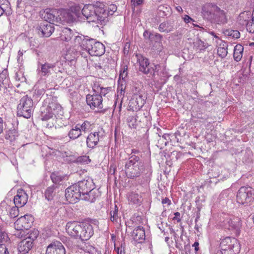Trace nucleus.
Wrapping results in <instances>:
<instances>
[{
    "label": "nucleus",
    "mask_w": 254,
    "mask_h": 254,
    "mask_svg": "<svg viewBox=\"0 0 254 254\" xmlns=\"http://www.w3.org/2000/svg\"><path fill=\"white\" fill-rule=\"evenodd\" d=\"M35 88L34 94L37 97H40L45 93V90L43 88H39V87H37V85L35 86Z\"/></svg>",
    "instance_id": "nucleus-50"
},
{
    "label": "nucleus",
    "mask_w": 254,
    "mask_h": 254,
    "mask_svg": "<svg viewBox=\"0 0 254 254\" xmlns=\"http://www.w3.org/2000/svg\"><path fill=\"white\" fill-rule=\"evenodd\" d=\"M217 5L213 3H207L202 7V14L204 18L209 20H214Z\"/></svg>",
    "instance_id": "nucleus-17"
},
{
    "label": "nucleus",
    "mask_w": 254,
    "mask_h": 254,
    "mask_svg": "<svg viewBox=\"0 0 254 254\" xmlns=\"http://www.w3.org/2000/svg\"><path fill=\"white\" fill-rule=\"evenodd\" d=\"M71 43L75 47H80L81 49L88 51L91 56H100L105 52L104 45L93 39L76 36Z\"/></svg>",
    "instance_id": "nucleus-3"
},
{
    "label": "nucleus",
    "mask_w": 254,
    "mask_h": 254,
    "mask_svg": "<svg viewBox=\"0 0 254 254\" xmlns=\"http://www.w3.org/2000/svg\"><path fill=\"white\" fill-rule=\"evenodd\" d=\"M117 253H118V254H125L124 250L122 247L118 248Z\"/></svg>",
    "instance_id": "nucleus-64"
},
{
    "label": "nucleus",
    "mask_w": 254,
    "mask_h": 254,
    "mask_svg": "<svg viewBox=\"0 0 254 254\" xmlns=\"http://www.w3.org/2000/svg\"><path fill=\"white\" fill-rule=\"evenodd\" d=\"M60 63L57 62L55 64H51L45 63V64H41L38 68L39 73L41 76H49L53 72L58 73L61 72V69L59 67Z\"/></svg>",
    "instance_id": "nucleus-11"
},
{
    "label": "nucleus",
    "mask_w": 254,
    "mask_h": 254,
    "mask_svg": "<svg viewBox=\"0 0 254 254\" xmlns=\"http://www.w3.org/2000/svg\"><path fill=\"white\" fill-rule=\"evenodd\" d=\"M144 0H131V3L132 6H137L141 5Z\"/></svg>",
    "instance_id": "nucleus-56"
},
{
    "label": "nucleus",
    "mask_w": 254,
    "mask_h": 254,
    "mask_svg": "<svg viewBox=\"0 0 254 254\" xmlns=\"http://www.w3.org/2000/svg\"><path fill=\"white\" fill-rule=\"evenodd\" d=\"M68 135L69 137L72 139H75L80 135H82L79 126L76 125L74 127L71 129L69 131Z\"/></svg>",
    "instance_id": "nucleus-36"
},
{
    "label": "nucleus",
    "mask_w": 254,
    "mask_h": 254,
    "mask_svg": "<svg viewBox=\"0 0 254 254\" xmlns=\"http://www.w3.org/2000/svg\"><path fill=\"white\" fill-rule=\"evenodd\" d=\"M128 201L129 204L140 205L141 203V197L137 193L131 192L128 195Z\"/></svg>",
    "instance_id": "nucleus-32"
},
{
    "label": "nucleus",
    "mask_w": 254,
    "mask_h": 254,
    "mask_svg": "<svg viewBox=\"0 0 254 254\" xmlns=\"http://www.w3.org/2000/svg\"><path fill=\"white\" fill-rule=\"evenodd\" d=\"M183 19L185 22L186 23H188L190 22V21H194V20L192 19L190 16H189L188 15H185L183 17Z\"/></svg>",
    "instance_id": "nucleus-60"
},
{
    "label": "nucleus",
    "mask_w": 254,
    "mask_h": 254,
    "mask_svg": "<svg viewBox=\"0 0 254 254\" xmlns=\"http://www.w3.org/2000/svg\"><path fill=\"white\" fill-rule=\"evenodd\" d=\"M118 208L116 205H115L114 210L111 211V220L112 222H116L118 220Z\"/></svg>",
    "instance_id": "nucleus-47"
},
{
    "label": "nucleus",
    "mask_w": 254,
    "mask_h": 254,
    "mask_svg": "<svg viewBox=\"0 0 254 254\" xmlns=\"http://www.w3.org/2000/svg\"><path fill=\"white\" fill-rule=\"evenodd\" d=\"M58 10L55 9H46L44 15V18L45 20V22L53 24L55 22L58 23Z\"/></svg>",
    "instance_id": "nucleus-24"
},
{
    "label": "nucleus",
    "mask_w": 254,
    "mask_h": 254,
    "mask_svg": "<svg viewBox=\"0 0 254 254\" xmlns=\"http://www.w3.org/2000/svg\"><path fill=\"white\" fill-rule=\"evenodd\" d=\"M244 52V47L241 44H237L234 48V59L237 62L241 60Z\"/></svg>",
    "instance_id": "nucleus-31"
},
{
    "label": "nucleus",
    "mask_w": 254,
    "mask_h": 254,
    "mask_svg": "<svg viewBox=\"0 0 254 254\" xmlns=\"http://www.w3.org/2000/svg\"><path fill=\"white\" fill-rule=\"evenodd\" d=\"M89 160V159L88 157L84 156H82V157L79 158L78 159V161L81 162L87 163Z\"/></svg>",
    "instance_id": "nucleus-62"
},
{
    "label": "nucleus",
    "mask_w": 254,
    "mask_h": 254,
    "mask_svg": "<svg viewBox=\"0 0 254 254\" xmlns=\"http://www.w3.org/2000/svg\"><path fill=\"white\" fill-rule=\"evenodd\" d=\"M74 35L73 32L68 28H64L61 33V39L66 42L69 41Z\"/></svg>",
    "instance_id": "nucleus-29"
},
{
    "label": "nucleus",
    "mask_w": 254,
    "mask_h": 254,
    "mask_svg": "<svg viewBox=\"0 0 254 254\" xmlns=\"http://www.w3.org/2000/svg\"><path fill=\"white\" fill-rule=\"evenodd\" d=\"M81 229L79 230V233L76 235L75 238L79 239L82 241H87L89 240L93 235L94 231L92 226L89 223H81Z\"/></svg>",
    "instance_id": "nucleus-14"
},
{
    "label": "nucleus",
    "mask_w": 254,
    "mask_h": 254,
    "mask_svg": "<svg viewBox=\"0 0 254 254\" xmlns=\"http://www.w3.org/2000/svg\"><path fill=\"white\" fill-rule=\"evenodd\" d=\"M135 59L136 64L139 65V70L144 74L152 73L154 74L155 70L159 67L158 65H153L151 66L148 60L140 54H136Z\"/></svg>",
    "instance_id": "nucleus-9"
},
{
    "label": "nucleus",
    "mask_w": 254,
    "mask_h": 254,
    "mask_svg": "<svg viewBox=\"0 0 254 254\" xmlns=\"http://www.w3.org/2000/svg\"><path fill=\"white\" fill-rule=\"evenodd\" d=\"M110 90V88L109 87L104 88L102 87L101 89L100 90V91L99 92V94L101 96H105L109 92Z\"/></svg>",
    "instance_id": "nucleus-57"
},
{
    "label": "nucleus",
    "mask_w": 254,
    "mask_h": 254,
    "mask_svg": "<svg viewBox=\"0 0 254 254\" xmlns=\"http://www.w3.org/2000/svg\"><path fill=\"white\" fill-rule=\"evenodd\" d=\"M162 203L163 204H167L168 206L171 204V200L167 197H165L162 199Z\"/></svg>",
    "instance_id": "nucleus-63"
},
{
    "label": "nucleus",
    "mask_w": 254,
    "mask_h": 254,
    "mask_svg": "<svg viewBox=\"0 0 254 254\" xmlns=\"http://www.w3.org/2000/svg\"><path fill=\"white\" fill-rule=\"evenodd\" d=\"M222 254H236L239 251V244L234 238L227 237L220 243Z\"/></svg>",
    "instance_id": "nucleus-7"
},
{
    "label": "nucleus",
    "mask_w": 254,
    "mask_h": 254,
    "mask_svg": "<svg viewBox=\"0 0 254 254\" xmlns=\"http://www.w3.org/2000/svg\"><path fill=\"white\" fill-rule=\"evenodd\" d=\"M76 185L78 186V188L81 192V195L94 188V184L93 180L89 178L86 180H83L78 182Z\"/></svg>",
    "instance_id": "nucleus-18"
},
{
    "label": "nucleus",
    "mask_w": 254,
    "mask_h": 254,
    "mask_svg": "<svg viewBox=\"0 0 254 254\" xmlns=\"http://www.w3.org/2000/svg\"><path fill=\"white\" fill-rule=\"evenodd\" d=\"M131 236L136 242L138 243L143 242L145 238L144 229L141 226L135 228L132 232Z\"/></svg>",
    "instance_id": "nucleus-25"
},
{
    "label": "nucleus",
    "mask_w": 254,
    "mask_h": 254,
    "mask_svg": "<svg viewBox=\"0 0 254 254\" xmlns=\"http://www.w3.org/2000/svg\"><path fill=\"white\" fill-rule=\"evenodd\" d=\"M102 138V135H100L99 131L91 132L88 135L86 139L87 146L90 148L94 147L98 144V143Z\"/></svg>",
    "instance_id": "nucleus-23"
},
{
    "label": "nucleus",
    "mask_w": 254,
    "mask_h": 254,
    "mask_svg": "<svg viewBox=\"0 0 254 254\" xmlns=\"http://www.w3.org/2000/svg\"><path fill=\"white\" fill-rule=\"evenodd\" d=\"M228 44L223 41H221L217 49V54L219 57L224 58L228 54Z\"/></svg>",
    "instance_id": "nucleus-30"
},
{
    "label": "nucleus",
    "mask_w": 254,
    "mask_h": 254,
    "mask_svg": "<svg viewBox=\"0 0 254 254\" xmlns=\"http://www.w3.org/2000/svg\"><path fill=\"white\" fill-rule=\"evenodd\" d=\"M46 254H65V250L60 242L54 241L47 247Z\"/></svg>",
    "instance_id": "nucleus-16"
},
{
    "label": "nucleus",
    "mask_w": 254,
    "mask_h": 254,
    "mask_svg": "<svg viewBox=\"0 0 254 254\" xmlns=\"http://www.w3.org/2000/svg\"><path fill=\"white\" fill-rule=\"evenodd\" d=\"M18 136V132L15 129H12L9 130L6 135V138L9 139L10 140H12L15 138L16 136Z\"/></svg>",
    "instance_id": "nucleus-46"
},
{
    "label": "nucleus",
    "mask_w": 254,
    "mask_h": 254,
    "mask_svg": "<svg viewBox=\"0 0 254 254\" xmlns=\"http://www.w3.org/2000/svg\"><path fill=\"white\" fill-rule=\"evenodd\" d=\"M101 86H100V85L98 83H95L92 87V89L95 92L94 94H99V92L100 91V90L101 89Z\"/></svg>",
    "instance_id": "nucleus-54"
},
{
    "label": "nucleus",
    "mask_w": 254,
    "mask_h": 254,
    "mask_svg": "<svg viewBox=\"0 0 254 254\" xmlns=\"http://www.w3.org/2000/svg\"><path fill=\"white\" fill-rule=\"evenodd\" d=\"M175 216L173 218V220H176L177 222L181 221V219L180 218V212H177L174 213Z\"/></svg>",
    "instance_id": "nucleus-61"
},
{
    "label": "nucleus",
    "mask_w": 254,
    "mask_h": 254,
    "mask_svg": "<svg viewBox=\"0 0 254 254\" xmlns=\"http://www.w3.org/2000/svg\"><path fill=\"white\" fill-rule=\"evenodd\" d=\"M216 12L213 21L218 24H224L227 23V13L224 10L221 9L218 6L215 7Z\"/></svg>",
    "instance_id": "nucleus-22"
},
{
    "label": "nucleus",
    "mask_w": 254,
    "mask_h": 254,
    "mask_svg": "<svg viewBox=\"0 0 254 254\" xmlns=\"http://www.w3.org/2000/svg\"><path fill=\"white\" fill-rule=\"evenodd\" d=\"M146 98L145 95L140 93L133 95L129 102V110L132 111H139L145 104Z\"/></svg>",
    "instance_id": "nucleus-12"
},
{
    "label": "nucleus",
    "mask_w": 254,
    "mask_h": 254,
    "mask_svg": "<svg viewBox=\"0 0 254 254\" xmlns=\"http://www.w3.org/2000/svg\"><path fill=\"white\" fill-rule=\"evenodd\" d=\"M65 196L66 200L70 203H74L81 198V192L76 184L70 186L65 190Z\"/></svg>",
    "instance_id": "nucleus-13"
},
{
    "label": "nucleus",
    "mask_w": 254,
    "mask_h": 254,
    "mask_svg": "<svg viewBox=\"0 0 254 254\" xmlns=\"http://www.w3.org/2000/svg\"><path fill=\"white\" fill-rule=\"evenodd\" d=\"M158 11L160 16H167L171 13V8L167 5H160L158 8Z\"/></svg>",
    "instance_id": "nucleus-37"
},
{
    "label": "nucleus",
    "mask_w": 254,
    "mask_h": 254,
    "mask_svg": "<svg viewBox=\"0 0 254 254\" xmlns=\"http://www.w3.org/2000/svg\"><path fill=\"white\" fill-rule=\"evenodd\" d=\"M136 118L134 116H129L127 118V123L130 128H135L137 126Z\"/></svg>",
    "instance_id": "nucleus-44"
},
{
    "label": "nucleus",
    "mask_w": 254,
    "mask_h": 254,
    "mask_svg": "<svg viewBox=\"0 0 254 254\" xmlns=\"http://www.w3.org/2000/svg\"><path fill=\"white\" fill-rule=\"evenodd\" d=\"M151 39H153L156 42L160 43L162 40V36L159 34H156L151 37Z\"/></svg>",
    "instance_id": "nucleus-58"
},
{
    "label": "nucleus",
    "mask_w": 254,
    "mask_h": 254,
    "mask_svg": "<svg viewBox=\"0 0 254 254\" xmlns=\"http://www.w3.org/2000/svg\"><path fill=\"white\" fill-rule=\"evenodd\" d=\"M33 218L31 215L26 214L19 218L14 223V228L16 230L14 235L19 238H22L25 234V230H28L33 222Z\"/></svg>",
    "instance_id": "nucleus-6"
},
{
    "label": "nucleus",
    "mask_w": 254,
    "mask_h": 254,
    "mask_svg": "<svg viewBox=\"0 0 254 254\" xmlns=\"http://www.w3.org/2000/svg\"><path fill=\"white\" fill-rule=\"evenodd\" d=\"M194 49L197 51L205 50L208 47V44L199 39H196L193 42Z\"/></svg>",
    "instance_id": "nucleus-35"
},
{
    "label": "nucleus",
    "mask_w": 254,
    "mask_h": 254,
    "mask_svg": "<svg viewBox=\"0 0 254 254\" xmlns=\"http://www.w3.org/2000/svg\"><path fill=\"white\" fill-rule=\"evenodd\" d=\"M58 23H70L73 21L74 17L71 13L65 9L58 10Z\"/></svg>",
    "instance_id": "nucleus-21"
},
{
    "label": "nucleus",
    "mask_w": 254,
    "mask_h": 254,
    "mask_svg": "<svg viewBox=\"0 0 254 254\" xmlns=\"http://www.w3.org/2000/svg\"><path fill=\"white\" fill-rule=\"evenodd\" d=\"M0 254H9L6 246L3 244L0 245Z\"/></svg>",
    "instance_id": "nucleus-55"
},
{
    "label": "nucleus",
    "mask_w": 254,
    "mask_h": 254,
    "mask_svg": "<svg viewBox=\"0 0 254 254\" xmlns=\"http://www.w3.org/2000/svg\"><path fill=\"white\" fill-rule=\"evenodd\" d=\"M33 108L32 99L27 95H25L21 98L17 105V115L29 119L32 115Z\"/></svg>",
    "instance_id": "nucleus-5"
},
{
    "label": "nucleus",
    "mask_w": 254,
    "mask_h": 254,
    "mask_svg": "<svg viewBox=\"0 0 254 254\" xmlns=\"http://www.w3.org/2000/svg\"><path fill=\"white\" fill-rule=\"evenodd\" d=\"M51 178L54 184H59L63 181L65 178V176L62 175L59 172H53L51 175Z\"/></svg>",
    "instance_id": "nucleus-38"
},
{
    "label": "nucleus",
    "mask_w": 254,
    "mask_h": 254,
    "mask_svg": "<svg viewBox=\"0 0 254 254\" xmlns=\"http://www.w3.org/2000/svg\"><path fill=\"white\" fill-rule=\"evenodd\" d=\"M10 3L8 0H0V8H2L5 11L10 12Z\"/></svg>",
    "instance_id": "nucleus-43"
},
{
    "label": "nucleus",
    "mask_w": 254,
    "mask_h": 254,
    "mask_svg": "<svg viewBox=\"0 0 254 254\" xmlns=\"http://www.w3.org/2000/svg\"><path fill=\"white\" fill-rule=\"evenodd\" d=\"M80 223L77 221H69L66 223L65 229L67 234L72 237L75 238L80 230Z\"/></svg>",
    "instance_id": "nucleus-19"
},
{
    "label": "nucleus",
    "mask_w": 254,
    "mask_h": 254,
    "mask_svg": "<svg viewBox=\"0 0 254 254\" xmlns=\"http://www.w3.org/2000/svg\"><path fill=\"white\" fill-rule=\"evenodd\" d=\"M4 208L8 210V216L11 218H15L19 214L18 206L17 205L11 206L5 205Z\"/></svg>",
    "instance_id": "nucleus-33"
},
{
    "label": "nucleus",
    "mask_w": 254,
    "mask_h": 254,
    "mask_svg": "<svg viewBox=\"0 0 254 254\" xmlns=\"http://www.w3.org/2000/svg\"><path fill=\"white\" fill-rule=\"evenodd\" d=\"M38 235L37 231L30 234L29 236L22 240L18 244V251L21 254L27 253L33 246V241L37 238Z\"/></svg>",
    "instance_id": "nucleus-10"
},
{
    "label": "nucleus",
    "mask_w": 254,
    "mask_h": 254,
    "mask_svg": "<svg viewBox=\"0 0 254 254\" xmlns=\"http://www.w3.org/2000/svg\"><path fill=\"white\" fill-rule=\"evenodd\" d=\"M40 30L44 36L49 37L54 32V27L52 23L43 22L40 25Z\"/></svg>",
    "instance_id": "nucleus-27"
},
{
    "label": "nucleus",
    "mask_w": 254,
    "mask_h": 254,
    "mask_svg": "<svg viewBox=\"0 0 254 254\" xmlns=\"http://www.w3.org/2000/svg\"><path fill=\"white\" fill-rule=\"evenodd\" d=\"M41 119L48 122L49 127H53L57 122V115L63 113L62 107L53 97L47 98L41 108Z\"/></svg>",
    "instance_id": "nucleus-2"
},
{
    "label": "nucleus",
    "mask_w": 254,
    "mask_h": 254,
    "mask_svg": "<svg viewBox=\"0 0 254 254\" xmlns=\"http://www.w3.org/2000/svg\"><path fill=\"white\" fill-rule=\"evenodd\" d=\"M5 205H7L6 203H2L0 207V214L1 215H8V210H7L6 208H4Z\"/></svg>",
    "instance_id": "nucleus-53"
},
{
    "label": "nucleus",
    "mask_w": 254,
    "mask_h": 254,
    "mask_svg": "<svg viewBox=\"0 0 254 254\" xmlns=\"http://www.w3.org/2000/svg\"><path fill=\"white\" fill-rule=\"evenodd\" d=\"M82 13L91 22L104 24L108 21L109 13L106 11V7L100 2L85 5L82 9Z\"/></svg>",
    "instance_id": "nucleus-1"
},
{
    "label": "nucleus",
    "mask_w": 254,
    "mask_h": 254,
    "mask_svg": "<svg viewBox=\"0 0 254 254\" xmlns=\"http://www.w3.org/2000/svg\"><path fill=\"white\" fill-rule=\"evenodd\" d=\"M254 190L252 188L242 187L237 192V201L243 205H249L254 199Z\"/></svg>",
    "instance_id": "nucleus-8"
},
{
    "label": "nucleus",
    "mask_w": 254,
    "mask_h": 254,
    "mask_svg": "<svg viewBox=\"0 0 254 254\" xmlns=\"http://www.w3.org/2000/svg\"><path fill=\"white\" fill-rule=\"evenodd\" d=\"M125 169L128 178L133 179L138 177L143 171V163L139 156L132 155L127 161Z\"/></svg>",
    "instance_id": "nucleus-4"
},
{
    "label": "nucleus",
    "mask_w": 254,
    "mask_h": 254,
    "mask_svg": "<svg viewBox=\"0 0 254 254\" xmlns=\"http://www.w3.org/2000/svg\"><path fill=\"white\" fill-rule=\"evenodd\" d=\"M77 126H79V129L82 134V132L86 133L90 131L92 129L91 124L88 121H85L81 125L77 124Z\"/></svg>",
    "instance_id": "nucleus-39"
},
{
    "label": "nucleus",
    "mask_w": 254,
    "mask_h": 254,
    "mask_svg": "<svg viewBox=\"0 0 254 254\" xmlns=\"http://www.w3.org/2000/svg\"><path fill=\"white\" fill-rule=\"evenodd\" d=\"M55 187L54 186L48 187L45 191V196L48 200L53 199L55 195Z\"/></svg>",
    "instance_id": "nucleus-40"
},
{
    "label": "nucleus",
    "mask_w": 254,
    "mask_h": 254,
    "mask_svg": "<svg viewBox=\"0 0 254 254\" xmlns=\"http://www.w3.org/2000/svg\"><path fill=\"white\" fill-rule=\"evenodd\" d=\"M240 220L238 217L227 218L224 221L225 228L229 230L237 229L241 226Z\"/></svg>",
    "instance_id": "nucleus-26"
},
{
    "label": "nucleus",
    "mask_w": 254,
    "mask_h": 254,
    "mask_svg": "<svg viewBox=\"0 0 254 254\" xmlns=\"http://www.w3.org/2000/svg\"><path fill=\"white\" fill-rule=\"evenodd\" d=\"M102 101V97L100 94H88L86 96L87 104L91 109H94L95 108L102 109L103 108Z\"/></svg>",
    "instance_id": "nucleus-15"
},
{
    "label": "nucleus",
    "mask_w": 254,
    "mask_h": 254,
    "mask_svg": "<svg viewBox=\"0 0 254 254\" xmlns=\"http://www.w3.org/2000/svg\"><path fill=\"white\" fill-rule=\"evenodd\" d=\"M77 52H74L72 55H70V50H69L67 52L65 55V59L67 61H73L77 55Z\"/></svg>",
    "instance_id": "nucleus-48"
},
{
    "label": "nucleus",
    "mask_w": 254,
    "mask_h": 254,
    "mask_svg": "<svg viewBox=\"0 0 254 254\" xmlns=\"http://www.w3.org/2000/svg\"><path fill=\"white\" fill-rule=\"evenodd\" d=\"M33 1L32 0H17V7L18 8H25L29 5H33Z\"/></svg>",
    "instance_id": "nucleus-41"
},
{
    "label": "nucleus",
    "mask_w": 254,
    "mask_h": 254,
    "mask_svg": "<svg viewBox=\"0 0 254 254\" xmlns=\"http://www.w3.org/2000/svg\"><path fill=\"white\" fill-rule=\"evenodd\" d=\"M174 29L173 26L171 22L165 21L161 23L159 26V30L160 32L166 33L172 31Z\"/></svg>",
    "instance_id": "nucleus-34"
},
{
    "label": "nucleus",
    "mask_w": 254,
    "mask_h": 254,
    "mask_svg": "<svg viewBox=\"0 0 254 254\" xmlns=\"http://www.w3.org/2000/svg\"><path fill=\"white\" fill-rule=\"evenodd\" d=\"M9 239L7 234L5 232H0V245L3 244L7 247V244L9 243Z\"/></svg>",
    "instance_id": "nucleus-45"
},
{
    "label": "nucleus",
    "mask_w": 254,
    "mask_h": 254,
    "mask_svg": "<svg viewBox=\"0 0 254 254\" xmlns=\"http://www.w3.org/2000/svg\"><path fill=\"white\" fill-rule=\"evenodd\" d=\"M99 196V191L94 188L81 195V199L90 202H93Z\"/></svg>",
    "instance_id": "nucleus-28"
},
{
    "label": "nucleus",
    "mask_w": 254,
    "mask_h": 254,
    "mask_svg": "<svg viewBox=\"0 0 254 254\" xmlns=\"http://www.w3.org/2000/svg\"><path fill=\"white\" fill-rule=\"evenodd\" d=\"M117 10V6L115 4H110L109 6L108 10L106 11L108 12L109 15H112Z\"/></svg>",
    "instance_id": "nucleus-51"
},
{
    "label": "nucleus",
    "mask_w": 254,
    "mask_h": 254,
    "mask_svg": "<svg viewBox=\"0 0 254 254\" xmlns=\"http://www.w3.org/2000/svg\"><path fill=\"white\" fill-rule=\"evenodd\" d=\"M225 35L231 37L233 38L238 39L240 36V33L238 30L233 29H227L224 32Z\"/></svg>",
    "instance_id": "nucleus-42"
},
{
    "label": "nucleus",
    "mask_w": 254,
    "mask_h": 254,
    "mask_svg": "<svg viewBox=\"0 0 254 254\" xmlns=\"http://www.w3.org/2000/svg\"><path fill=\"white\" fill-rule=\"evenodd\" d=\"M15 79L16 80L20 81L21 82H25L26 80L25 77L23 76V73L21 71H19L16 73Z\"/></svg>",
    "instance_id": "nucleus-49"
},
{
    "label": "nucleus",
    "mask_w": 254,
    "mask_h": 254,
    "mask_svg": "<svg viewBox=\"0 0 254 254\" xmlns=\"http://www.w3.org/2000/svg\"><path fill=\"white\" fill-rule=\"evenodd\" d=\"M25 51L22 50H19L18 52L17 57V60L19 64H21L23 61V55L24 53L25 52Z\"/></svg>",
    "instance_id": "nucleus-52"
},
{
    "label": "nucleus",
    "mask_w": 254,
    "mask_h": 254,
    "mask_svg": "<svg viewBox=\"0 0 254 254\" xmlns=\"http://www.w3.org/2000/svg\"><path fill=\"white\" fill-rule=\"evenodd\" d=\"M6 124L3 119L0 117V134L1 133L5 128Z\"/></svg>",
    "instance_id": "nucleus-59"
},
{
    "label": "nucleus",
    "mask_w": 254,
    "mask_h": 254,
    "mask_svg": "<svg viewBox=\"0 0 254 254\" xmlns=\"http://www.w3.org/2000/svg\"><path fill=\"white\" fill-rule=\"evenodd\" d=\"M28 198V196L24 190H19L14 197V203L15 205L21 207L26 204Z\"/></svg>",
    "instance_id": "nucleus-20"
}]
</instances>
